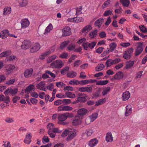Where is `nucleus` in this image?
<instances>
[{
    "label": "nucleus",
    "mask_w": 147,
    "mask_h": 147,
    "mask_svg": "<svg viewBox=\"0 0 147 147\" xmlns=\"http://www.w3.org/2000/svg\"><path fill=\"white\" fill-rule=\"evenodd\" d=\"M73 116V115L72 113H65L63 114H60L57 117L58 120V123L62 125H67V123L65 121L67 118L72 117Z\"/></svg>",
    "instance_id": "nucleus-1"
},
{
    "label": "nucleus",
    "mask_w": 147,
    "mask_h": 147,
    "mask_svg": "<svg viewBox=\"0 0 147 147\" xmlns=\"http://www.w3.org/2000/svg\"><path fill=\"white\" fill-rule=\"evenodd\" d=\"M77 131L76 130L73 128L68 129V136L66 138L67 141H70L73 139L77 135Z\"/></svg>",
    "instance_id": "nucleus-2"
},
{
    "label": "nucleus",
    "mask_w": 147,
    "mask_h": 147,
    "mask_svg": "<svg viewBox=\"0 0 147 147\" xmlns=\"http://www.w3.org/2000/svg\"><path fill=\"white\" fill-rule=\"evenodd\" d=\"M143 42H138L136 43V44L137 45L134 53L135 55L136 56H138L143 51Z\"/></svg>",
    "instance_id": "nucleus-3"
},
{
    "label": "nucleus",
    "mask_w": 147,
    "mask_h": 147,
    "mask_svg": "<svg viewBox=\"0 0 147 147\" xmlns=\"http://www.w3.org/2000/svg\"><path fill=\"white\" fill-rule=\"evenodd\" d=\"M134 52V49L132 48H129L125 51L123 53V57L126 59H129Z\"/></svg>",
    "instance_id": "nucleus-4"
},
{
    "label": "nucleus",
    "mask_w": 147,
    "mask_h": 147,
    "mask_svg": "<svg viewBox=\"0 0 147 147\" xmlns=\"http://www.w3.org/2000/svg\"><path fill=\"white\" fill-rule=\"evenodd\" d=\"M63 65V63L60 60H56L51 64L52 67L57 68H61Z\"/></svg>",
    "instance_id": "nucleus-5"
},
{
    "label": "nucleus",
    "mask_w": 147,
    "mask_h": 147,
    "mask_svg": "<svg viewBox=\"0 0 147 147\" xmlns=\"http://www.w3.org/2000/svg\"><path fill=\"white\" fill-rule=\"evenodd\" d=\"M62 131L60 130L57 128H53V129L49 130L48 131V134L50 137L52 138H54L55 137L56 133H60Z\"/></svg>",
    "instance_id": "nucleus-6"
},
{
    "label": "nucleus",
    "mask_w": 147,
    "mask_h": 147,
    "mask_svg": "<svg viewBox=\"0 0 147 147\" xmlns=\"http://www.w3.org/2000/svg\"><path fill=\"white\" fill-rule=\"evenodd\" d=\"M98 114L97 113H93L89 117L90 121L89 122H88L89 119L87 118L85 121V122L88 125L91 122L94 121L98 117Z\"/></svg>",
    "instance_id": "nucleus-7"
},
{
    "label": "nucleus",
    "mask_w": 147,
    "mask_h": 147,
    "mask_svg": "<svg viewBox=\"0 0 147 147\" xmlns=\"http://www.w3.org/2000/svg\"><path fill=\"white\" fill-rule=\"evenodd\" d=\"M73 109V108L71 107L68 106H64L63 105L59 106L57 109L58 111H71Z\"/></svg>",
    "instance_id": "nucleus-8"
},
{
    "label": "nucleus",
    "mask_w": 147,
    "mask_h": 147,
    "mask_svg": "<svg viewBox=\"0 0 147 147\" xmlns=\"http://www.w3.org/2000/svg\"><path fill=\"white\" fill-rule=\"evenodd\" d=\"M92 86L90 87H83L79 88L78 91L81 92H92Z\"/></svg>",
    "instance_id": "nucleus-9"
},
{
    "label": "nucleus",
    "mask_w": 147,
    "mask_h": 147,
    "mask_svg": "<svg viewBox=\"0 0 147 147\" xmlns=\"http://www.w3.org/2000/svg\"><path fill=\"white\" fill-rule=\"evenodd\" d=\"M21 28H25L28 26L30 24V22L27 19H24L22 20L21 22Z\"/></svg>",
    "instance_id": "nucleus-10"
},
{
    "label": "nucleus",
    "mask_w": 147,
    "mask_h": 147,
    "mask_svg": "<svg viewBox=\"0 0 147 147\" xmlns=\"http://www.w3.org/2000/svg\"><path fill=\"white\" fill-rule=\"evenodd\" d=\"M31 45L30 42L28 40H25L22 42L21 46L22 49H25L30 47Z\"/></svg>",
    "instance_id": "nucleus-11"
},
{
    "label": "nucleus",
    "mask_w": 147,
    "mask_h": 147,
    "mask_svg": "<svg viewBox=\"0 0 147 147\" xmlns=\"http://www.w3.org/2000/svg\"><path fill=\"white\" fill-rule=\"evenodd\" d=\"M88 112V110L84 108H82L79 109L78 111V115L80 117H83L86 115Z\"/></svg>",
    "instance_id": "nucleus-12"
},
{
    "label": "nucleus",
    "mask_w": 147,
    "mask_h": 147,
    "mask_svg": "<svg viewBox=\"0 0 147 147\" xmlns=\"http://www.w3.org/2000/svg\"><path fill=\"white\" fill-rule=\"evenodd\" d=\"M45 85V84L44 82L42 81L36 85V87L37 89H40V90L45 91L46 88Z\"/></svg>",
    "instance_id": "nucleus-13"
},
{
    "label": "nucleus",
    "mask_w": 147,
    "mask_h": 147,
    "mask_svg": "<svg viewBox=\"0 0 147 147\" xmlns=\"http://www.w3.org/2000/svg\"><path fill=\"white\" fill-rule=\"evenodd\" d=\"M98 143V140L96 138H94L89 141L88 145L90 147H94L96 146Z\"/></svg>",
    "instance_id": "nucleus-14"
},
{
    "label": "nucleus",
    "mask_w": 147,
    "mask_h": 147,
    "mask_svg": "<svg viewBox=\"0 0 147 147\" xmlns=\"http://www.w3.org/2000/svg\"><path fill=\"white\" fill-rule=\"evenodd\" d=\"M71 34L70 28L69 27L64 28L63 30V36H69Z\"/></svg>",
    "instance_id": "nucleus-15"
},
{
    "label": "nucleus",
    "mask_w": 147,
    "mask_h": 147,
    "mask_svg": "<svg viewBox=\"0 0 147 147\" xmlns=\"http://www.w3.org/2000/svg\"><path fill=\"white\" fill-rule=\"evenodd\" d=\"M40 48L39 44L37 43H35L31 48L30 51L31 53H34L37 51Z\"/></svg>",
    "instance_id": "nucleus-16"
},
{
    "label": "nucleus",
    "mask_w": 147,
    "mask_h": 147,
    "mask_svg": "<svg viewBox=\"0 0 147 147\" xmlns=\"http://www.w3.org/2000/svg\"><path fill=\"white\" fill-rule=\"evenodd\" d=\"M130 96V94L129 91H126L123 93L122 99L123 101H125L128 100Z\"/></svg>",
    "instance_id": "nucleus-17"
},
{
    "label": "nucleus",
    "mask_w": 147,
    "mask_h": 147,
    "mask_svg": "<svg viewBox=\"0 0 147 147\" xmlns=\"http://www.w3.org/2000/svg\"><path fill=\"white\" fill-rule=\"evenodd\" d=\"M33 72V70L32 68L26 69L24 73V76L25 78H28L31 77Z\"/></svg>",
    "instance_id": "nucleus-18"
},
{
    "label": "nucleus",
    "mask_w": 147,
    "mask_h": 147,
    "mask_svg": "<svg viewBox=\"0 0 147 147\" xmlns=\"http://www.w3.org/2000/svg\"><path fill=\"white\" fill-rule=\"evenodd\" d=\"M9 35V31L7 30H3L0 33V38L5 39Z\"/></svg>",
    "instance_id": "nucleus-19"
},
{
    "label": "nucleus",
    "mask_w": 147,
    "mask_h": 147,
    "mask_svg": "<svg viewBox=\"0 0 147 147\" xmlns=\"http://www.w3.org/2000/svg\"><path fill=\"white\" fill-rule=\"evenodd\" d=\"M132 108L131 106L129 105L126 106V111L125 113V116L127 117L131 114L132 111Z\"/></svg>",
    "instance_id": "nucleus-20"
},
{
    "label": "nucleus",
    "mask_w": 147,
    "mask_h": 147,
    "mask_svg": "<svg viewBox=\"0 0 147 147\" xmlns=\"http://www.w3.org/2000/svg\"><path fill=\"white\" fill-rule=\"evenodd\" d=\"M81 122V120L79 117L78 116H76L73 121L72 124L73 125L76 126L80 124Z\"/></svg>",
    "instance_id": "nucleus-21"
},
{
    "label": "nucleus",
    "mask_w": 147,
    "mask_h": 147,
    "mask_svg": "<svg viewBox=\"0 0 147 147\" xmlns=\"http://www.w3.org/2000/svg\"><path fill=\"white\" fill-rule=\"evenodd\" d=\"M104 19L103 18H100L96 20L94 23V25L98 28L100 27L102 24L103 23Z\"/></svg>",
    "instance_id": "nucleus-22"
},
{
    "label": "nucleus",
    "mask_w": 147,
    "mask_h": 147,
    "mask_svg": "<svg viewBox=\"0 0 147 147\" xmlns=\"http://www.w3.org/2000/svg\"><path fill=\"white\" fill-rule=\"evenodd\" d=\"M1 101H4L5 102L7 103L10 101L9 97L6 96L5 97L3 95H1L0 96V102Z\"/></svg>",
    "instance_id": "nucleus-23"
},
{
    "label": "nucleus",
    "mask_w": 147,
    "mask_h": 147,
    "mask_svg": "<svg viewBox=\"0 0 147 147\" xmlns=\"http://www.w3.org/2000/svg\"><path fill=\"white\" fill-rule=\"evenodd\" d=\"M106 140L107 142H112L113 141V137L111 133L108 132L107 134Z\"/></svg>",
    "instance_id": "nucleus-24"
},
{
    "label": "nucleus",
    "mask_w": 147,
    "mask_h": 147,
    "mask_svg": "<svg viewBox=\"0 0 147 147\" xmlns=\"http://www.w3.org/2000/svg\"><path fill=\"white\" fill-rule=\"evenodd\" d=\"M27 134L24 140V142L26 144H29L31 142V136L30 134Z\"/></svg>",
    "instance_id": "nucleus-25"
},
{
    "label": "nucleus",
    "mask_w": 147,
    "mask_h": 147,
    "mask_svg": "<svg viewBox=\"0 0 147 147\" xmlns=\"http://www.w3.org/2000/svg\"><path fill=\"white\" fill-rule=\"evenodd\" d=\"M11 11V8L10 7H6L3 9V14L6 15L10 13Z\"/></svg>",
    "instance_id": "nucleus-26"
},
{
    "label": "nucleus",
    "mask_w": 147,
    "mask_h": 147,
    "mask_svg": "<svg viewBox=\"0 0 147 147\" xmlns=\"http://www.w3.org/2000/svg\"><path fill=\"white\" fill-rule=\"evenodd\" d=\"M134 61H127L126 62L125 68L127 69H128L131 68L134 65Z\"/></svg>",
    "instance_id": "nucleus-27"
},
{
    "label": "nucleus",
    "mask_w": 147,
    "mask_h": 147,
    "mask_svg": "<svg viewBox=\"0 0 147 147\" xmlns=\"http://www.w3.org/2000/svg\"><path fill=\"white\" fill-rule=\"evenodd\" d=\"M53 26L52 24L51 23L49 24L48 26L45 28L44 34H46L48 33L53 29Z\"/></svg>",
    "instance_id": "nucleus-28"
},
{
    "label": "nucleus",
    "mask_w": 147,
    "mask_h": 147,
    "mask_svg": "<svg viewBox=\"0 0 147 147\" xmlns=\"http://www.w3.org/2000/svg\"><path fill=\"white\" fill-rule=\"evenodd\" d=\"M11 53V52L9 50H7L4 51L0 54V57H3L8 56L10 55Z\"/></svg>",
    "instance_id": "nucleus-29"
},
{
    "label": "nucleus",
    "mask_w": 147,
    "mask_h": 147,
    "mask_svg": "<svg viewBox=\"0 0 147 147\" xmlns=\"http://www.w3.org/2000/svg\"><path fill=\"white\" fill-rule=\"evenodd\" d=\"M123 76V74L121 71H119L114 76V78L115 79H122Z\"/></svg>",
    "instance_id": "nucleus-30"
},
{
    "label": "nucleus",
    "mask_w": 147,
    "mask_h": 147,
    "mask_svg": "<svg viewBox=\"0 0 147 147\" xmlns=\"http://www.w3.org/2000/svg\"><path fill=\"white\" fill-rule=\"evenodd\" d=\"M82 7L80 6L79 7L73 9L72 11H74V12H76V16H78L82 13Z\"/></svg>",
    "instance_id": "nucleus-31"
},
{
    "label": "nucleus",
    "mask_w": 147,
    "mask_h": 147,
    "mask_svg": "<svg viewBox=\"0 0 147 147\" xmlns=\"http://www.w3.org/2000/svg\"><path fill=\"white\" fill-rule=\"evenodd\" d=\"M51 52L50 50L47 51L41 55L39 57V58L41 59H43L49 54L51 53Z\"/></svg>",
    "instance_id": "nucleus-32"
},
{
    "label": "nucleus",
    "mask_w": 147,
    "mask_h": 147,
    "mask_svg": "<svg viewBox=\"0 0 147 147\" xmlns=\"http://www.w3.org/2000/svg\"><path fill=\"white\" fill-rule=\"evenodd\" d=\"M106 100L105 98L100 99L96 102L95 106H97L101 105L104 103L106 102Z\"/></svg>",
    "instance_id": "nucleus-33"
},
{
    "label": "nucleus",
    "mask_w": 147,
    "mask_h": 147,
    "mask_svg": "<svg viewBox=\"0 0 147 147\" xmlns=\"http://www.w3.org/2000/svg\"><path fill=\"white\" fill-rule=\"evenodd\" d=\"M15 68V66L14 65L11 64L7 65H6L5 67L6 70L10 72L13 70Z\"/></svg>",
    "instance_id": "nucleus-34"
},
{
    "label": "nucleus",
    "mask_w": 147,
    "mask_h": 147,
    "mask_svg": "<svg viewBox=\"0 0 147 147\" xmlns=\"http://www.w3.org/2000/svg\"><path fill=\"white\" fill-rule=\"evenodd\" d=\"M77 73L73 71L69 72L67 74V77L71 78L75 77Z\"/></svg>",
    "instance_id": "nucleus-35"
},
{
    "label": "nucleus",
    "mask_w": 147,
    "mask_h": 147,
    "mask_svg": "<svg viewBox=\"0 0 147 147\" xmlns=\"http://www.w3.org/2000/svg\"><path fill=\"white\" fill-rule=\"evenodd\" d=\"M120 2L124 7H128L129 4V0H120Z\"/></svg>",
    "instance_id": "nucleus-36"
},
{
    "label": "nucleus",
    "mask_w": 147,
    "mask_h": 147,
    "mask_svg": "<svg viewBox=\"0 0 147 147\" xmlns=\"http://www.w3.org/2000/svg\"><path fill=\"white\" fill-rule=\"evenodd\" d=\"M28 0H19L18 2L20 6L21 7L26 6L28 3Z\"/></svg>",
    "instance_id": "nucleus-37"
},
{
    "label": "nucleus",
    "mask_w": 147,
    "mask_h": 147,
    "mask_svg": "<svg viewBox=\"0 0 147 147\" xmlns=\"http://www.w3.org/2000/svg\"><path fill=\"white\" fill-rule=\"evenodd\" d=\"M66 97L70 98H74L76 97L75 94L70 92H67L65 93Z\"/></svg>",
    "instance_id": "nucleus-38"
},
{
    "label": "nucleus",
    "mask_w": 147,
    "mask_h": 147,
    "mask_svg": "<svg viewBox=\"0 0 147 147\" xmlns=\"http://www.w3.org/2000/svg\"><path fill=\"white\" fill-rule=\"evenodd\" d=\"M92 28L90 25H88L85 26L82 29V32L83 33L88 32L92 29Z\"/></svg>",
    "instance_id": "nucleus-39"
},
{
    "label": "nucleus",
    "mask_w": 147,
    "mask_h": 147,
    "mask_svg": "<svg viewBox=\"0 0 147 147\" xmlns=\"http://www.w3.org/2000/svg\"><path fill=\"white\" fill-rule=\"evenodd\" d=\"M108 82L107 80H100L97 81L96 84L98 85H104L107 84Z\"/></svg>",
    "instance_id": "nucleus-40"
},
{
    "label": "nucleus",
    "mask_w": 147,
    "mask_h": 147,
    "mask_svg": "<svg viewBox=\"0 0 147 147\" xmlns=\"http://www.w3.org/2000/svg\"><path fill=\"white\" fill-rule=\"evenodd\" d=\"M117 45L116 44L115 42H112L109 45L110 47V51L112 52L116 48Z\"/></svg>",
    "instance_id": "nucleus-41"
},
{
    "label": "nucleus",
    "mask_w": 147,
    "mask_h": 147,
    "mask_svg": "<svg viewBox=\"0 0 147 147\" xmlns=\"http://www.w3.org/2000/svg\"><path fill=\"white\" fill-rule=\"evenodd\" d=\"M47 70H46L45 71V73L43 74L42 75V77H40L39 78H38L37 80L39 81L40 79H41L42 78H43L44 79H47L49 78V76L48 75H47L48 73H47Z\"/></svg>",
    "instance_id": "nucleus-42"
},
{
    "label": "nucleus",
    "mask_w": 147,
    "mask_h": 147,
    "mask_svg": "<svg viewBox=\"0 0 147 147\" xmlns=\"http://www.w3.org/2000/svg\"><path fill=\"white\" fill-rule=\"evenodd\" d=\"M34 85L33 84H30L26 88L25 91L26 92H29L31 90L34 91Z\"/></svg>",
    "instance_id": "nucleus-43"
},
{
    "label": "nucleus",
    "mask_w": 147,
    "mask_h": 147,
    "mask_svg": "<svg viewBox=\"0 0 147 147\" xmlns=\"http://www.w3.org/2000/svg\"><path fill=\"white\" fill-rule=\"evenodd\" d=\"M75 19V23H78L82 22L84 21V19L81 17H76L74 18Z\"/></svg>",
    "instance_id": "nucleus-44"
},
{
    "label": "nucleus",
    "mask_w": 147,
    "mask_h": 147,
    "mask_svg": "<svg viewBox=\"0 0 147 147\" xmlns=\"http://www.w3.org/2000/svg\"><path fill=\"white\" fill-rule=\"evenodd\" d=\"M87 96H83L82 97H78V102L81 103H83L85 102L86 100Z\"/></svg>",
    "instance_id": "nucleus-45"
},
{
    "label": "nucleus",
    "mask_w": 147,
    "mask_h": 147,
    "mask_svg": "<svg viewBox=\"0 0 147 147\" xmlns=\"http://www.w3.org/2000/svg\"><path fill=\"white\" fill-rule=\"evenodd\" d=\"M110 90V88L109 87H107L104 88L102 92V95L105 96L109 92Z\"/></svg>",
    "instance_id": "nucleus-46"
},
{
    "label": "nucleus",
    "mask_w": 147,
    "mask_h": 147,
    "mask_svg": "<svg viewBox=\"0 0 147 147\" xmlns=\"http://www.w3.org/2000/svg\"><path fill=\"white\" fill-rule=\"evenodd\" d=\"M105 66L102 64H99L95 67V70L96 71H99L103 69Z\"/></svg>",
    "instance_id": "nucleus-47"
},
{
    "label": "nucleus",
    "mask_w": 147,
    "mask_h": 147,
    "mask_svg": "<svg viewBox=\"0 0 147 147\" xmlns=\"http://www.w3.org/2000/svg\"><path fill=\"white\" fill-rule=\"evenodd\" d=\"M94 132L93 130L92 129H87L84 134H86L87 137L90 136Z\"/></svg>",
    "instance_id": "nucleus-48"
},
{
    "label": "nucleus",
    "mask_w": 147,
    "mask_h": 147,
    "mask_svg": "<svg viewBox=\"0 0 147 147\" xmlns=\"http://www.w3.org/2000/svg\"><path fill=\"white\" fill-rule=\"evenodd\" d=\"M97 32V30H94L91 32L89 33V36L91 38H93L96 36Z\"/></svg>",
    "instance_id": "nucleus-49"
},
{
    "label": "nucleus",
    "mask_w": 147,
    "mask_h": 147,
    "mask_svg": "<svg viewBox=\"0 0 147 147\" xmlns=\"http://www.w3.org/2000/svg\"><path fill=\"white\" fill-rule=\"evenodd\" d=\"M69 84L70 85H78L80 84V83L79 81L73 80L70 81L69 82Z\"/></svg>",
    "instance_id": "nucleus-50"
},
{
    "label": "nucleus",
    "mask_w": 147,
    "mask_h": 147,
    "mask_svg": "<svg viewBox=\"0 0 147 147\" xmlns=\"http://www.w3.org/2000/svg\"><path fill=\"white\" fill-rule=\"evenodd\" d=\"M5 121L7 123H10L14 122V120L13 118L7 117H6L5 119Z\"/></svg>",
    "instance_id": "nucleus-51"
},
{
    "label": "nucleus",
    "mask_w": 147,
    "mask_h": 147,
    "mask_svg": "<svg viewBox=\"0 0 147 147\" xmlns=\"http://www.w3.org/2000/svg\"><path fill=\"white\" fill-rule=\"evenodd\" d=\"M69 67H65L63 68L61 71V73L62 74L64 75L66 74V72L69 70Z\"/></svg>",
    "instance_id": "nucleus-52"
},
{
    "label": "nucleus",
    "mask_w": 147,
    "mask_h": 147,
    "mask_svg": "<svg viewBox=\"0 0 147 147\" xmlns=\"http://www.w3.org/2000/svg\"><path fill=\"white\" fill-rule=\"evenodd\" d=\"M10 94L12 96L17 94L18 92V89L17 88H14L13 89L10 88Z\"/></svg>",
    "instance_id": "nucleus-53"
},
{
    "label": "nucleus",
    "mask_w": 147,
    "mask_h": 147,
    "mask_svg": "<svg viewBox=\"0 0 147 147\" xmlns=\"http://www.w3.org/2000/svg\"><path fill=\"white\" fill-rule=\"evenodd\" d=\"M57 56L55 55H53L48 58L47 60V62L50 63L53 61L56 58Z\"/></svg>",
    "instance_id": "nucleus-54"
},
{
    "label": "nucleus",
    "mask_w": 147,
    "mask_h": 147,
    "mask_svg": "<svg viewBox=\"0 0 147 147\" xmlns=\"http://www.w3.org/2000/svg\"><path fill=\"white\" fill-rule=\"evenodd\" d=\"M69 43V41H65L63 42L61 45L60 47L61 49H63Z\"/></svg>",
    "instance_id": "nucleus-55"
},
{
    "label": "nucleus",
    "mask_w": 147,
    "mask_h": 147,
    "mask_svg": "<svg viewBox=\"0 0 147 147\" xmlns=\"http://www.w3.org/2000/svg\"><path fill=\"white\" fill-rule=\"evenodd\" d=\"M139 28L140 31L143 33H146L147 32V29L144 25L140 26Z\"/></svg>",
    "instance_id": "nucleus-56"
},
{
    "label": "nucleus",
    "mask_w": 147,
    "mask_h": 147,
    "mask_svg": "<svg viewBox=\"0 0 147 147\" xmlns=\"http://www.w3.org/2000/svg\"><path fill=\"white\" fill-rule=\"evenodd\" d=\"M111 1L110 0H108L105 2L102 5V7L104 8L107 7L108 5L110 4Z\"/></svg>",
    "instance_id": "nucleus-57"
},
{
    "label": "nucleus",
    "mask_w": 147,
    "mask_h": 147,
    "mask_svg": "<svg viewBox=\"0 0 147 147\" xmlns=\"http://www.w3.org/2000/svg\"><path fill=\"white\" fill-rule=\"evenodd\" d=\"M106 64L107 67H109L113 65L112 59H109L107 60L106 62Z\"/></svg>",
    "instance_id": "nucleus-58"
},
{
    "label": "nucleus",
    "mask_w": 147,
    "mask_h": 147,
    "mask_svg": "<svg viewBox=\"0 0 147 147\" xmlns=\"http://www.w3.org/2000/svg\"><path fill=\"white\" fill-rule=\"evenodd\" d=\"M96 42H92L91 43H89V48L90 49H93L94 48L96 44Z\"/></svg>",
    "instance_id": "nucleus-59"
},
{
    "label": "nucleus",
    "mask_w": 147,
    "mask_h": 147,
    "mask_svg": "<svg viewBox=\"0 0 147 147\" xmlns=\"http://www.w3.org/2000/svg\"><path fill=\"white\" fill-rule=\"evenodd\" d=\"M113 14L112 12L110 10L106 11L104 13L103 16H107L109 15H111Z\"/></svg>",
    "instance_id": "nucleus-60"
},
{
    "label": "nucleus",
    "mask_w": 147,
    "mask_h": 147,
    "mask_svg": "<svg viewBox=\"0 0 147 147\" xmlns=\"http://www.w3.org/2000/svg\"><path fill=\"white\" fill-rule=\"evenodd\" d=\"M67 53L65 52L62 53L59 56V57L61 58H66L67 57Z\"/></svg>",
    "instance_id": "nucleus-61"
},
{
    "label": "nucleus",
    "mask_w": 147,
    "mask_h": 147,
    "mask_svg": "<svg viewBox=\"0 0 147 147\" xmlns=\"http://www.w3.org/2000/svg\"><path fill=\"white\" fill-rule=\"evenodd\" d=\"M89 42H84L83 43L82 45L84 49L86 50H87L89 48Z\"/></svg>",
    "instance_id": "nucleus-62"
},
{
    "label": "nucleus",
    "mask_w": 147,
    "mask_h": 147,
    "mask_svg": "<svg viewBox=\"0 0 147 147\" xmlns=\"http://www.w3.org/2000/svg\"><path fill=\"white\" fill-rule=\"evenodd\" d=\"M47 88L50 91H52L54 88V85L53 84L50 83L47 86Z\"/></svg>",
    "instance_id": "nucleus-63"
},
{
    "label": "nucleus",
    "mask_w": 147,
    "mask_h": 147,
    "mask_svg": "<svg viewBox=\"0 0 147 147\" xmlns=\"http://www.w3.org/2000/svg\"><path fill=\"white\" fill-rule=\"evenodd\" d=\"M49 141L48 137L46 136H44L42 138V142L44 143H47Z\"/></svg>",
    "instance_id": "nucleus-64"
}]
</instances>
